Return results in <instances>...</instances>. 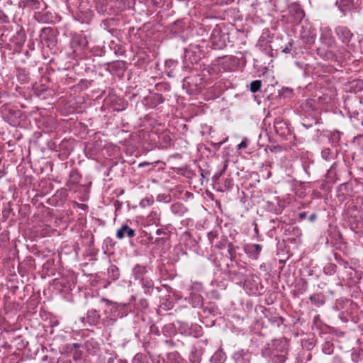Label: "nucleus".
<instances>
[{"instance_id":"43","label":"nucleus","mask_w":363,"mask_h":363,"mask_svg":"<svg viewBox=\"0 0 363 363\" xmlns=\"http://www.w3.org/2000/svg\"><path fill=\"white\" fill-rule=\"evenodd\" d=\"M314 41H315V38L313 35L307 36L306 43H314Z\"/></svg>"},{"instance_id":"39","label":"nucleus","mask_w":363,"mask_h":363,"mask_svg":"<svg viewBox=\"0 0 363 363\" xmlns=\"http://www.w3.org/2000/svg\"><path fill=\"white\" fill-rule=\"evenodd\" d=\"M155 100L157 101L158 104H162L164 102V99L162 94H156L155 96Z\"/></svg>"},{"instance_id":"19","label":"nucleus","mask_w":363,"mask_h":363,"mask_svg":"<svg viewBox=\"0 0 363 363\" xmlns=\"http://www.w3.org/2000/svg\"><path fill=\"white\" fill-rule=\"evenodd\" d=\"M335 4L338 5L340 11L345 13L347 11L350 10L353 7L354 0H339Z\"/></svg>"},{"instance_id":"10","label":"nucleus","mask_w":363,"mask_h":363,"mask_svg":"<svg viewBox=\"0 0 363 363\" xmlns=\"http://www.w3.org/2000/svg\"><path fill=\"white\" fill-rule=\"evenodd\" d=\"M132 238L135 236V230L130 228L128 225H123L116 232V238L119 240L125 237Z\"/></svg>"},{"instance_id":"47","label":"nucleus","mask_w":363,"mask_h":363,"mask_svg":"<svg viewBox=\"0 0 363 363\" xmlns=\"http://www.w3.org/2000/svg\"><path fill=\"white\" fill-rule=\"evenodd\" d=\"M82 345L79 344V343H73L72 345H71V349L72 350L73 348L74 349H78L79 347H81Z\"/></svg>"},{"instance_id":"8","label":"nucleus","mask_w":363,"mask_h":363,"mask_svg":"<svg viewBox=\"0 0 363 363\" xmlns=\"http://www.w3.org/2000/svg\"><path fill=\"white\" fill-rule=\"evenodd\" d=\"M262 250V246L259 244H249L244 247L245 252L249 257L257 260L259 258V254Z\"/></svg>"},{"instance_id":"32","label":"nucleus","mask_w":363,"mask_h":363,"mask_svg":"<svg viewBox=\"0 0 363 363\" xmlns=\"http://www.w3.org/2000/svg\"><path fill=\"white\" fill-rule=\"evenodd\" d=\"M207 237L210 242L213 244L215 239L218 238V230H213L210 231L209 233H208Z\"/></svg>"},{"instance_id":"12","label":"nucleus","mask_w":363,"mask_h":363,"mask_svg":"<svg viewBox=\"0 0 363 363\" xmlns=\"http://www.w3.org/2000/svg\"><path fill=\"white\" fill-rule=\"evenodd\" d=\"M347 56V54L345 53L340 48H337L335 52L326 50L325 52V60H330L333 61H337L339 59H343Z\"/></svg>"},{"instance_id":"22","label":"nucleus","mask_w":363,"mask_h":363,"mask_svg":"<svg viewBox=\"0 0 363 363\" xmlns=\"http://www.w3.org/2000/svg\"><path fill=\"white\" fill-rule=\"evenodd\" d=\"M183 360L178 352H172L167 354V363H182Z\"/></svg>"},{"instance_id":"50","label":"nucleus","mask_w":363,"mask_h":363,"mask_svg":"<svg viewBox=\"0 0 363 363\" xmlns=\"http://www.w3.org/2000/svg\"><path fill=\"white\" fill-rule=\"evenodd\" d=\"M114 362V358L113 357H109L107 359V363H113Z\"/></svg>"},{"instance_id":"37","label":"nucleus","mask_w":363,"mask_h":363,"mask_svg":"<svg viewBox=\"0 0 363 363\" xmlns=\"http://www.w3.org/2000/svg\"><path fill=\"white\" fill-rule=\"evenodd\" d=\"M82 352L81 351L76 350L73 354V359L75 361H78L82 359Z\"/></svg>"},{"instance_id":"5","label":"nucleus","mask_w":363,"mask_h":363,"mask_svg":"<svg viewBox=\"0 0 363 363\" xmlns=\"http://www.w3.org/2000/svg\"><path fill=\"white\" fill-rule=\"evenodd\" d=\"M320 40L322 44L328 48H333L336 45L335 39L333 36V31L329 27H324L320 29Z\"/></svg>"},{"instance_id":"11","label":"nucleus","mask_w":363,"mask_h":363,"mask_svg":"<svg viewBox=\"0 0 363 363\" xmlns=\"http://www.w3.org/2000/svg\"><path fill=\"white\" fill-rule=\"evenodd\" d=\"M345 269L350 284L353 285L359 281L361 279L360 276L352 267L345 266Z\"/></svg>"},{"instance_id":"63","label":"nucleus","mask_w":363,"mask_h":363,"mask_svg":"<svg viewBox=\"0 0 363 363\" xmlns=\"http://www.w3.org/2000/svg\"><path fill=\"white\" fill-rule=\"evenodd\" d=\"M118 316L121 318V317H123V315L118 314Z\"/></svg>"},{"instance_id":"33","label":"nucleus","mask_w":363,"mask_h":363,"mask_svg":"<svg viewBox=\"0 0 363 363\" xmlns=\"http://www.w3.org/2000/svg\"><path fill=\"white\" fill-rule=\"evenodd\" d=\"M296 288H297L296 291H297L298 294H303L305 291H306V290L308 289L307 282L303 281L301 284H298L296 286Z\"/></svg>"},{"instance_id":"20","label":"nucleus","mask_w":363,"mask_h":363,"mask_svg":"<svg viewBox=\"0 0 363 363\" xmlns=\"http://www.w3.org/2000/svg\"><path fill=\"white\" fill-rule=\"evenodd\" d=\"M226 360V355L222 350H217L210 359L211 363H224Z\"/></svg>"},{"instance_id":"55","label":"nucleus","mask_w":363,"mask_h":363,"mask_svg":"<svg viewBox=\"0 0 363 363\" xmlns=\"http://www.w3.org/2000/svg\"><path fill=\"white\" fill-rule=\"evenodd\" d=\"M90 344H91V342H89V341H87V342H86V348H87L88 350H89V345Z\"/></svg>"},{"instance_id":"24","label":"nucleus","mask_w":363,"mask_h":363,"mask_svg":"<svg viewBox=\"0 0 363 363\" xmlns=\"http://www.w3.org/2000/svg\"><path fill=\"white\" fill-rule=\"evenodd\" d=\"M81 179V175L77 170H72L69 173V178L68 180V183L72 184H77L79 183Z\"/></svg>"},{"instance_id":"18","label":"nucleus","mask_w":363,"mask_h":363,"mask_svg":"<svg viewBox=\"0 0 363 363\" xmlns=\"http://www.w3.org/2000/svg\"><path fill=\"white\" fill-rule=\"evenodd\" d=\"M309 299L311 300L312 304L316 307L322 306L325 303V296L320 293L311 295L309 296Z\"/></svg>"},{"instance_id":"21","label":"nucleus","mask_w":363,"mask_h":363,"mask_svg":"<svg viewBox=\"0 0 363 363\" xmlns=\"http://www.w3.org/2000/svg\"><path fill=\"white\" fill-rule=\"evenodd\" d=\"M220 71V69L218 65H211L203 69V76H206L205 72H207L210 77H215L218 75Z\"/></svg>"},{"instance_id":"26","label":"nucleus","mask_w":363,"mask_h":363,"mask_svg":"<svg viewBox=\"0 0 363 363\" xmlns=\"http://www.w3.org/2000/svg\"><path fill=\"white\" fill-rule=\"evenodd\" d=\"M321 156L326 161H331L334 158L333 153L329 147L323 149Z\"/></svg>"},{"instance_id":"46","label":"nucleus","mask_w":363,"mask_h":363,"mask_svg":"<svg viewBox=\"0 0 363 363\" xmlns=\"http://www.w3.org/2000/svg\"><path fill=\"white\" fill-rule=\"evenodd\" d=\"M316 218H317L316 214H315V213H313V214H311V215L309 216L308 219H309V220H310L311 222H313V221L316 219Z\"/></svg>"},{"instance_id":"1","label":"nucleus","mask_w":363,"mask_h":363,"mask_svg":"<svg viewBox=\"0 0 363 363\" xmlns=\"http://www.w3.org/2000/svg\"><path fill=\"white\" fill-rule=\"evenodd\" d=\"M335 33L342 43V45L339 48L345 53L347 55L356 51L357 47L354 42V34L348 27L338 26L335 28Z\"/></svg>"},{"instance_id":"35","label":"nucleus","mask_w":363,"mask_h":363,"mask_svg":"<svg viewBox=\"0 0 363 363\" xmlns=\"http://www.w3.org/2000/svg\"><path fill=\"white\" fill-rule=\"evenodd\" d=\"M192 298L195 300V305L194 306H201L202 305V297L199 294H194L192 296Z\"/></svg>"},{"instance_id":"64","label":"nucleus","mask_w":363,"mask_h":363,"mask_svg":"<svg viewBox=\"0 0 363 363\" xmlns=\"http://www.w3.org/2000/svg\"><path fill=\"white\" fill-rule=\"evenodd\" d=\"M121 363H126V362H121Z\"/></svg>"},{"instance_id":"42","label":"nucleus","mask_w":363,"mask_h":363,"mask_svg":"<svg viewBox=\"0 0 363 363\" xmlns=\"http://www.w3.org/2000/svg\"><path fill=\"white\" fill-rule=\"evenodd\" d=\"M227 167H228V162H227V161H225V162H224L223 169L219 172V175L222 176L225 172Z\"/></svg>"},{"instance_id":"49","label":"nucleus","mask_w":363,"mask_h":363,"mask_svg":"<svg viewBox=\"0 0 363 363\" xmlns=\"http://www.w3.org/2000/svg\"><path fill=\"white\" fill-rule=\"evenodd\" d=\"M156 233H157V235H160L161 234L165 233L161 229H157L156 231Z\"/></svg>"},{"instance_id":"52","label":"nucleus","mask_w":363,"mask_h":363,"mask_svg":"<svg viewBox=\"0 0 363 363\" xmlns=\"http://www.w3.org/2000/svg\"><path fill=\"white\" fill-rule=\"evenodd\" d=\"M221 175H219V172H216L214 176H213V178L215 179H218Z\"/></svg>"},{"instance_id":"62","label":"nucleus","mask_w":363,"mask_h":363,"mask_svg":"<svg viewBox=\"0 0 363 363\" xmlns=\"http://www.w3.org/2000/svg\"><path fill=\"white\" fill-rule=\"evenodd\" d=\"M107 304L111 305V303L110 301H107Z\"/></svg>"},{"instance_id":"9","label":"nucleus","mask_w":363,"mask_h":363,"mask_svg":"<svg viewBox=\"0 0 363 363\" xmlns=\"http://www.w3.org/2000/svg\"><path fill=\"white\" fill-rule=\"evenodd\" d=\"M101 315L95 309L88 311L86 316L82 318V322H86L90 325H96L100 323Z\"/></svg>"},{"instance_id":"41","label":"nucleus","mask_w":363,"mask_h":363,"mask_svg":"<svg viewBox=\"0 0 363 363\" xmlns=\"http://www.w3.org/2000/svg\"><path fill=\"white\" fill-rule=\"evenodd\" d=\"M165 242V240L163 238H157L154 240V243L160 245L163 244Z\"/></svg>"},{"instance_id":"13","label":"nucleus","mask_w":363,"mask_h":363,"mask_svg":"<svg viewBox=\"0 0 363 363\" xmlns=\"http://www.w3.org/2000/svg\"><path fill=\"white\" fill-rule=\"evenodd\" d=\"M250 354L242 350L235 352L233 355L235 363H250Z\"/></svg>"},{"instance_id":"17","label":"nucleus","mask_w":363,"mask_h":363,"mask_svg":"<svg viewBox=\"0 0 363 363\" xmlns=\"http://www.w3.org/2000/svg\"><path fill=\"white\" fill-rule=\"evenodd\" d=\"M144 293L147 295H150L154 289V281L147 277L144 278L140 281Z\"/></svg>"},{"instance_id":"34","label":"nucleus","mask_w":363,"mask_h":363,"mask_svg":"<svg viewBox=\"0 0 363 363\" xmlns=\"http://www.w3.org/2000/svg\"><path fill=\"white\" fill-rule=\"evenodd\" d=\"M227 245V237L223 236L221 240L216 243L215 247L222 250L226 247Z\"/></svg>"},{"instance_id":"36","label":"nucleus","mask_w":363,"mask_h":363,"mask_svg":"<svg viewBox=\"0 0 363 363\" xmlns=\"http://www.w3.org/2000/svg\"><path fill=\"white\" fill-rule=\"evenodd\" d=\"M293 43L294 41L291 40L290 42H289L288 45L281 50V52L286 54L290 53L291 51Z\"/></svg>"},{"instance_id":"56","label":"nucleus","mask_w":363,"mask_h":363,"mask_svg":"<svg viewBox=\"0 0 363 363\" xmlns=\"http://www.w3.org/2000/svg\"><path fill=\"white\" fill-rule=\"evenodd\" d=\"M255 233H258V229H257V225L255 228Z\"/></svg>"},{"instance_id":"7","label":"nucleus","mask_w":363,"mask_h":363,"mask_svg":"<svg viewBox=\"0 0 363 363\" xmlns=\"http://www.w3.org/2000/svg\"><path fill=\"white\" fill-rule=\"evenodd\" d=\"M87 45L88 40L84 35H76L71 40V46L74 51L84 50Z\"/></svg>"},{"instance_id":"44","label":"nucleus","mask_w":363,"mask_h":363,"mask_svg":"<svg viewBox=\"0 0 363 363\" xmlns=\"http://www.w3.org/2000/svg\"><path fill=\"white\" fill-rule=\"evenodd\" d=\"M325 51H326V50H321V49L318 48V49L317 50V53H318V55L320 57H321L323 59H324V60H325Z\"/></svg>"},{"instance_id":"27","label":"nucleus","mask_w":363,"mask_h":363,"mask_svg":"<svg viewBox=\"0 0 363 363\" xmlns=\"http://www.w3.org/2000/svg\"><path fill=\"white\" fill-rule=\"evenodd\" d=\"M333 344L330 342H325L323 345L322 351L325 354H331L333 352Z\"/></svg>"},{"instance_id":"29","label":"nucleus","mask_w":363,"mask_h":363,"mask_svg":"<svg viewBox=\"0 0 363 363\" xmlns=\"http://www.w3.org/2000/svg\"><path fill=\"white\" fill-rule=\"evenodd\" d=\"M108 274L113 280L118 279L120 275L118 269L116 266H111L108 269Z\"/></svg>"},{"instance_id":"4","label":"nucleus","mask_w":363,"mask_h":363,"mask_svg":"<svg viewBox=\"0 0 363 363\" xmlns=\"http://www.w3.org/2000/svg\"><path fill=\"white\" fill-rule=\"evenodd\" d=\"M179 329L182 334L188 336L199 337L202 335V328L197 324L189 325L187 323H181Z\"/></svg>"},{"instance_id":"14","label":"nucleus","mask_w":363,"mask_h":363,"mask_svg":"<svg viewBox=\"0 0 363 363\" xmlns=\"http://www.w3.org/2000/svg\"><path fill=\"white\" fill-rule=\"evenodd\" d=\"M147 270L146 267L137 264L135 265L132 271L133 275L135 280H142L145 278V274H147Z\"/></svg>"},{"instance_id":"2","label":"nucleus","mask_w":363,"mask_h":363,"mask_svg":"<svg viewBox=\"0 0 363 363\" xmlns=\"http://www.w3.org/2000/svg\"><path fill=\"white\" fill-rule=\"evenodd\" d=\"M207 345V340H201L194 344L189 354L188 359L189 363H201L202 356L205 352L204 345Z\"/></svg>"},{"instance_id":"25","label":"nucleus","mask_w":363,"mask_h":363,"mask_svg":"<svg viewBox=\"0 0 363 363\" xmlns=\"http://www.w3.org/2000/svg\"><path fill=\"white\" fill-rule=\"evenodd\" d=\"M228 248L230 259L234 261L236 259V251L239 247L238 246H235L232 242H230L228 244Z\"/></svg>"},{"instance_id":"40","label":"nucleus","mask_w":363,"mask_h":363,"mask_svg":"<svg viewBox=\"0 0 363 363\" xmlns=\"http://www.w3.org/2000/svg\"><path fill=\"white\" fill-rule=\"evenodd\" d=\"M247 146V140H243L240 144L238 145L239 150L246 148Z\"/></svg>"},{"instance_id":"30","label":"nucleus","mask_w":363,"mask_h":363,"mask_svg":"<svg viewBox=\"0 0 363 363\" xmlns=\"http://www.w3.org/2000/svg\"><path fill=\"white\" fill-rule=\"evenodd\" d=\"M337 266L335 264L329 263L324 267V272L326 274L332 275L336 271Z\"/></svg>"},{"instance_id":"38","label":"nucleus","mask_w":363,"mask_h":363,"mask_svg":"<svg viewBox=\"0 0 363 363\" xmlns=\"http://www.w3.org/2000/svg\"><path fill=\"white\" fill-rule=\"evenodd\" d=\"M56 196H60L61 199H65L67 197V193L65 190L57 191L55 194Z\"/></svg>"},{"instance_id":"6","label":"nucleus","mask_w":363,"mask_h":363,"mask_svg":"<svg viewBox=\"0 0 363 363\" xmlns=\"http://www.w3.org/2000/svg\"><path fill=\"white\" fill-rule=\"evenodd\" d=\"M274 130L282 138H286L291 134V130L287 123L280 118H277L274 123Z\"/></svg>"},{"instance_id":"16","label":"nucleus","mask_w":363,"mask_h":363,"mask_svg":"<svg viewBox=\"0 0 363 363\" xmlns=\"http://www.w3.org/2000/svg\"><path fill=\"white\" fill-rule=\"evenodd\" d=\"M254 276L250 279H245L243 283V287L248 294H255L257 291V286L253 279Z\"/></svg>"},{"instance_id":"59","label":"nucleus","mask_w":363,"mask_h":363,"mask_svg":"<svg viewBox=\"0 0 363 363\" xmlns=\"http://www.w3.org/2000/svg\"><path fill=\"white\" fill-rule=\"evenodd\" d=\"M146 203H148L150 204V203H152V201H150H150L147 199V200L146 201Z\"/></svg>"},{"instance_id":"15","label":"nucleus","mask_w":363,"mask_h":363,"mask_svg":"<svg viewBox=\"0 0 363 363\" xmlns=\"http://www.w3.org/2000/svg\"><path fill=\"white\" fill-rule=\"evenodd\" d=\"M40 37L42 40L52 43L54 41L55 31L50 27L43 28L40 31Z\"/></svg>"},{"instance_id":"48","label":"nucleus","mask_w":363,"mask_h":363,"mask_svg":"<svg viewBox=\"0 0 363 363\" xmlns=\"http://www.w3.org/2000/svg\"><path fill=\"white\" fill-rule=\"evenodd\" d=\"M298 216L301 219H305L307 217V213L306 212H301L298 214Z\"/></svg>"},{"instance_id":"60","label":"nucleus","mask_w":363,"mask_h":363,"mask_svg":"<svg viewBox=\"0 0 363 363\" xmlns=\"http://www.w3.org/2000/svg\"><path fill=\"white\" fill-rule=\"evenodd\" d=\"M177 207H178V206H177V205H174V206H172V208H173V209H174V208H177Z\"/></svg>"},{"instance_id":"45","label":"nucleus","mask_w":363,"mask_h":363,"mask_svg":"<svg viewBox=\"0 0 363 363\" xmlns=\"http://www.w3.org/2000/svg\"><path fill=\"white\" fill-rule=\"evenodd\" d=\"M140 303L141 306H142L143 308H147V306H148L147 301L145 299H141V300L140 301Z\"/></svg>"},{"instance_id":"53","label":"nucleus","mask_w":363,"mask_h":363,"mask_svg":"<svg viewBox=\"0 0 363 363\" xmlns=\"http://www.w3.org/2000/svg\"><path fill=\"white\" fill-rule=\"evenodd\" d=\"M148 240H149L150 242L154 243L155 239L153 238V237L150 236V237H148Z\"/></svg>"},{"instance_id":"57","label":"nucleus","mask_w":363,"mask_h":363,"mask_svg":"<svg viewBox=\"0 0 363 363\" xmlns=\"http://www.w3.org/2000/svg\"><path fill=\"white\" fill-rule=\"evenodd\" d=\"M201 86H199L196 89V91H201Z\"/></svg>"},{"instance_id":"61","label":"nucleus","mask_w":363,"mask_h":363,"mask_svg":"<svg viewBox=\"0 0 363 363\" xmlns=\"http://www.w3.org/2000/svg\"><path fill=\"white\" fill-rule=\"evenodd\" d=\"M239 269H245V268H244V267H242V266H240V267H239Z\"/></svg>"},{"instance_id":"3","label":"nucleus","mask_w":363,"mask_h":363,"mask_svg":"<svg viewBox=\"0 0 363 363\" xmlns=\"http://www.w3.org/2000/svg\"><path fill=\"white\" fill-rule=\"evenodd\" d=\"M284 346L282 342L279 340H274L270 342L266 343L261 351L262 355L265 358H269L277 352H284Z\"/></svg>"},{"instance_id":"23","label":"nucleus","mask_w":363,"mask_h":363,"mask_svg":"<svg viewBox=\"0 0 363 363\" xmlns=\"http://www.w3.org/2000/svg\"><path fill=\"white\" fill-rule=\"evenodd\" d=\"M286 360V355L283 352H277L269 358L268 363H285Z\"/></svg>"},{"instance_id":"58","label":"nucleus","mask_w":363,"mask_h":363,"mask_svg":"<svg viewBox=\"0 0 363 363\" xmlns=\"http://www.w3.org/2000/svg\"><path fill=\"white\" fill-rule=\"evenodd\" d=\"M146 203H148L150 204V203H152V201H150H150L147 199V200L146 201Z\"/></svg>"},{"instance_id":"31","label":"nucleus","mask_w":363,"mask_h":363,"mask_svg":"<svg viewBox=\"0 0 363 363\" xmlns=\"http://www.w3.org/2000/svg\"><path fill=\"white\" fill-rule=\"evenodd\" d=\"M261 86H262L261 81H259V80H255V81L252 82L251 84H250V91L252 93H255V92L258 91L260 89Z\"/></svg>"},{"instance_id":"51","label":"nucleus","mask_w":363,"mask_h":363,"mask_svg":"<svg viewBox=\"0 0 363 363\" xmlns=\"http://www.w3.org/2000/svg\"><path fill=\"white\" fill-rule=\"evenodd\" d=\"M191 81H194L195 80L196 82H197L198 80L201 81V78L200 77H194V79H191Z\"/></svg>"},{"instance_id":"28","label":"nucleus","mask_w":363,"mask_h":363,"mask_svg":"<svg viewBox=\"0 0 363 363\" xmlns=\"http://www.w3.org/2000/svg\"><path fill=\"white\" fill-rule=\"evenodd\" d=\"M134 363H147V357L146 355L142 353H138L135 355L133 358Z\"/></svg>"},{"instance_id":"54","label":"nucleus","mask_w":363,"mask_h":363,"mask_svg":"<svg viewBox=\"0 0 363 363\" xmlns=\"http://www.w3.org/2000/svg\"><path fill=\"white\" fill-rule=\"evenodd\" d=\"M150 164L147 163V162H144V163H140L139 164V167H143V166H146V165H149Z\"/></svg>"}]
</instances>
